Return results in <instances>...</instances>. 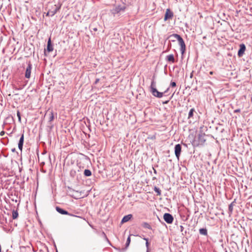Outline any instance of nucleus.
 I'll return each instance as SVG.
<instances>
[{
	"label": "nucleus",
	"instance_id": "28",
	"mask_svg": "<svg viewBox=\"0 0 252 252\" xmlns=\"http://www.w3.org/2000/svg\"><path fill=\"white\" fill-rule=\"evenodd\" d=\"M146 246L147 247V251H149V243L148 242H146Z\"/></svg>",
	"mask_w": 252,
	"mask_h": 252
},
{
	"label": "nucleus",
	"instance_id": "7",
	"mask_svg": "<svg viewBox=\"0 0 252 252\" xmlns=\"http://www.w3.org/2000/svg\"><path fill=\"white\" fill-rule=\"evenodd\" d=\"M181 146L178 144L175 145V154L176 158L179 159L181 152Z\"/></svg>",
	"mask_w": 252,
	"mask_h": 252
},
{
	"label": "nucleus",
	"instance_id": "31",
	"mask_svg": "<svg viewBox=\"0 0 252 252\" xmlns=\"http://www.w3.org/2000/svg\"><path fill=\"white\" fill-rule=\"evenodd\" d=\"M169 101V100H167V101H166L165 102H163V104H167V103H168Z\"/></svg>",
	"mask_w": 252,
	"mask_h": 252
},
{
	"label": "nucleus",
	"instance_id": "1",
	"mask_svg": "<svg viewBox=\"0 0 252 252\" xmlns=\"http://www.w3.org/2000/svg\"><path fill=\"white\" fill-rule=\"evenodd\" d=\"M168 38L170 39L171 42H174L176 40H178L179 44L180 46V51L182 54H183L186 50V44L183 38L179 35L176 33H173L170 35Z\"/></svg>",
	"mask_w": 252,
	"mask_h": 252
},
{
	"label": "nucleus",
	"instance_id": "34",
	"mask_svg": "<svg viewBox=\"0 0 252 252\" xmlns=\"http://www.w3.org/2000/svg\"><path fill=\"white\" fill-rule=\"evenodd\" d=\"M209 74H210V75H213V74H214V72H213V71H210V72H209Z\"/></svg>",
	"mask_w": 252,
	"mask_h": 252
},
{
	"label": "nucleus",
	"instance_id": "26",
	"mask_svg": "<svg viewBox=\"0 0 252 252\" xmlns=\"http://www.w3.org/2000/svg\"><path fill=\"white\" fill-rule=\"evenodd\" d=\"M17 117H18V120H19V122H21V115H20V112H19V110H18V111H17Z\"/></svg>",
	"mask_w": 252,
	"mask_h": 252
},
{
	"label": "nucleus",
	"instance_id": "27",
	"mask_svg": "<svg viewBox=\"0 0 252 252\" xmlns=\"http://www.w3.org/2000/svg\"><path fill=\"white\" fill-rule=\"evenodd\" d=\"M170 86L171 87H175L176 86V83L175 82H171Z\"/></svg>",
	"mask_w": 252,
	"mask_h": 252
},
{
	"label": "nucleus",
	"instance_id": "37",
	"mask_svg": "<svg viewBox=\"0 0 252 252\" xmlns=\"http://www.w3.org/2000/svg\"><path fill=\"white\" fill-rule=\"evenodd\" d=\"M154 172L156 173V170H154Z\"/></svg>",
	"mask_w": 252,
	"mask_h": 252
},
{
	"label": "nucleus",
	"instance_id": "6",
	"mask_svg": "<svg viewBox=\"0 0 252 252\" xmlns=\"http://www.w3.org/2000/svg\"><path fill=\"white\" fill-rule=\"evenodd\" d=\"M173 16V12L169 8H168L166 10L164 20L165 21L168 19H172Z\"/></svg>",
	"mask_w": 252,
	"mask_h": 252
},
{
	"label": "nucleus",
	"instance_id": "5",
	"mask_svg": "<svg viewBox=\"0 0 252 252\" xmlns=\"http://www.w3.org/2000/svg\"><path fill=\"white\" fill-rule=\"evenodd\" d=\"M32 68V64L29 62L28 66L26 69L25 76L26 78L29 79L31 77V70Z\"/></svg>",
	"mask_w": 252,
	"mask_h": 252
},
{
	"label": "nucleus",
	"instance_id": "16",
	"mask_svg": "<svg viewBox=\"0 0 252 252\" xmlns=\"http://www.w3.org/2000/svg\"><path fill=\"white\" fill-rule=\"evenodd\" d=\"M49 122H51L54 119V115L53 111H51L49 112Z\"/></svg>",
	"mask_w": 252,
	"mask_h": 252
},
{
	"label": "nucleus",
	"instance_id": "8",
	"mask_svg": "<svg viewBox=\"0 0 252 252\" xmlns=\"http://www.w3.org/2000/svg\"><path fill=\"white\" fill-rule=\"evenodd\" d=\"M240 49L238 52V56L239 57H242L246 50V46L244 44L242 43L240 45Z\"/></svg>",
	"mask_w": 252,
	"mask_h": 252
},
{
	"label": "nucleus",
	"instance_id": "29",
	"mask_svg": "<svg viewBox=\"0 0 252 252\" xmlns=\"http://www.w3.org/2000/svg\"><path fill=\"white\" fill-rule=\"evenodd\" d=\"M5 134V132L4 131H1L0 132V135L1 136H4V135Z\"/></svg>",
	"mask_w": 252,
	"mask_h": 252
},
{
	"label": "nucleus",
	"instance_id": "19",
	"mask_svg": "<svg viewBox=\"0 0 252 252\" xmlns=\"http://www.w3.org/2000/svg\"><path fill=\"white\" fill-rule=\"evenodd\" d=\"M154 190L157 193V195H161V191L160 189L156 186H155L154 188Z\"/></svg>",
	"mask_w": 252,
	"mask_h": 252
},
{
	"label": "nucleus",
	"instance_id": "23",
	"mask_svg": "<svg viewBox=\"0 0 252 252\" xmlns=\"http://www.w3.org/2000/svg\"><path fill=\"white\" fill-rule=\"evenodd\" d=\"M194 112H195V110L194 108H191L189 110V115H188V119H190L192 117Z\"/></svg>",
	"mask_w": 252,
	"mask_h": 252
},
{
	"label": "nucleus",
	"instance_id": "13",
	"mask_svg": "<svg viewBox=\"0 0 252 252\" xmlns=\"http://www.w3.org/2000/svg\"><path fill=\"white\" fill-rule=\"evenodd\" d=\"M132 217V215L131 214H128L126 215L123 217L122 220L121 222L125 223L128 221H129Z\"/></svg>",
	"mask_w": 252,
	"mask_h": 252
},
{
	"label": "nucleus",
	"instance_id": "3",
	"mask_svg": "<svg viewBox=\"0 0 252 252\" xmlns=\"http://www.w3.org/2000/svg\"><path fill=\"white\" fill-rule=\"evenodd\" d=\"M126 9V7L124 6H121L120 5L116 6L113 9L111 10V13L115 15L116 14L120 13L121 11H124Z\"/></svg>",
	"mask_w": 252,
	"mask_h": 252
},
{
	"label": "nucleus",
	"instance_id": "17",
	"mask_svg": "<svg viewBox=\"0 0 252 252\" xmlns=\"http://www.w3.org/2000/svg\"><path fill=\"white\" fill-rule=\"evenodd\" d=\"M234 204V201L232 202L229 205L228 211H229V214L230 215L233 212Z\"/></svg>",
	"mask_w": 252,
	"mask_h": 252
},
{
	"label": "nucleus",
	"instance_id": "18",
	"mask_svg": "<svg viewBox=\"0 0 252 252\" xmlns=\"http://www.w3.org/2000/svg\"><path fill=\"white\" fill-rule=\"evenodd\" d=\"M199 233L201 235H205V236H206L207 235V230L206 228H200L199 229Z\"/></svg>",
	"mask_w": 252,
	"mask_h": 252
},
{
	"label": "nucleus",
	"instance_id": "24",
	"mask_svg": "<svg viewBox=\"0 0 252 252\" xmlns=\"http://www.w3.org/2000/svg\"><path fill=\"white\" fill-rule=\"evenodd\" d=\"M142 226L146 228H148L149 229H152V227L151 225L147 222H144L142 224Z\"/></svg>",
	"mask_w": 252,
	"mask_h": 252
},
{
	"label": "nucleus",
	"instance_id": "14",
	"mask_svg": "<svg viewBox=\"0 0 252 252\" xmlns=\"http://www.w3.org/2000/svg\"><path fill=\"white\" fill-rule=\"evenodd\" d=\"M56 210L57 211L62 214V215H70V214L66 211L60 208L59 207H56Z\"/></svg>",
	"mask_w": 252,
	"mask_h": 252
},
{
	"label": "nucleus",
	"instance_id": "12",
	"mask_svg": "<svg viewBox=\"0 0 252 252\" xmlns=\"http://www.w3.org/2000/svg\"><path fill=\"white\" fill-rule=\"evenodd\" d=\"M165 59L167 61L172 63H175V59L173 54H170L166 56Z\"/></svg>",
	"mask_w": 252,
	"mask_h": 252
},
{
	"label": "nucleus",
	"instance_id": "11",
	"mask_svg": "<svg viewBox=\"0 0 252 252\" xmlns=\"http://www.w3.org/2000/svg\"><path fill=\"white\" fill-rule=\"evenodd\" d=\"M24 140V133L21 135L18 143V148L20 150L22 151Z\"/></svg>",
	"mask_w": 252,
	"mask_h": 252
},
{
	"label": "nucleus",
	"instance_id": "20",
	"mask_svg": "<svg viewBox=\"0 0 252 252\" xmlns=\"http://www.w3.org/2000/svg\"><path fill=\"white\" fill-rule=\"evenodd\" d=\"M77 172L76 170L71 169L70 171V175L72 178H75L76 176Z\"/></svg>",
	"mask_w": 252,
	"mask_h": 252
},
{
	"label": "nucleus",
	"instance_id": "21",
	"mask_svg": "<svg viewBox=\"0 0 252 252\" xmlns=\"http://www.w3.org/2000/svg\"><path fill=\"white\" fill-rule=\"evenodd\" d=\"M84 174L85 176L86 177H89L92 175V172L89 169H85L84 170Z\"/></svg>",
	"mask_w": 252,
	"mask_h": 252
},
{
	"label": "nucleus",
	"instance_id": "15",
	"mask_svg": "<svg viewBox=\"0 0 252 252\" xmlns=\"http://www.w3.org/2000/svg\"><path fill=\"white\" fill-rule=\"evenodd\" d=\"M53 50V47L52 45L51 44V38H50L48 39L47 46V51L49 52H50Z\"/></svg>",
	"mask_w": 252,
	"mask_h": 252
},
{
	"label": "nucleus",
	"instance_id": "9",
	"mask_svg": "<svg viewBox=\"0 0 252 252\" xmlns=\"http://www.w3.org/2000/svg\"><path fill=\"white\" fill-rule=\"evenodd\" d=\"M198 143L197 145H203L206 141L205 134L203 133L199 134L198 136Z\"/></svg>",
	"mask_w": 252,
	"mask_h": 252
},
{
	"label": "nucleus",
	"instance_id": "30",
	"mask_svg": "<svg viewBox=\"0 0 252 252\" xmlns=\"http://www.w3.org/2000/svg\"><path fill=\"white\" fill-rule=\"evenodd\" d=\"M240 112V109H236L234 110V112L235 113H238V112Z\"/></svg>",
	"mask_w": 252,
	"mask_h": 252
},
{
	"label": "nucleus",
	"instance_id": "10",
	"mask_svg": "<svg viewBox=\"0 0 252 252\" xmlns=\"http://www.w3.org/2000/svg\"><path fill=\"white\" fill-rule=\"evenodd\" d=\"M60 6H58L56 5H55L53 10H49L48 11V14H49V16H51V17L53 16L57 12V11L60 9Z\"/></svg>",
	"mask_w": 252,
	"mask_h": 252
},
{
	"label": "nucleus",
	"instance_id": "33",
	"mask_svg": "<svg viewBox=\"0 0 252 252\" xmlns=\"http://www.w3.org/2000/svg\"><path fill=\"white\" fill-rule=\"evenodd\" d=\"M144 240L145 241H146V242H148V238H144Z\"/></svg>",
	"mask_w": 252,
	"mask_h": 252
},
{
	"label": "nucleus",
	"instance_id": "2",
	"mask_svg": "<svg viewBox=\"0 0 252 252\" xmlns=\"http://www.w3.org/2000/svg\"><path fill=\"white\" fill-rule=\"evenodd\" d=\"M169 90V88H168L164 93H161L158 92L156 89V82L153 79L150 85V92L152 94L158 98H161L163 96V94L166 93Z\"/></svg>",
	"mask_w": 252,
	"mask_h": 252
},
{
	"label": "nucleus",
	"instance_id": "22",
	"mask_svg": "<svg viewBox=\"0 0 252 252\" xmlns=\"http://www.w3.org/2000/svg\"><path fill=\"white\" fill-rule=\"evenodd\" d=\"M18 217V212L17 210H13L12 211V219H16Z\"/></svg>",
	"mask_w": 252,
	"mask_h": 252
},
{
	"label": "nucleus",
	"instance_id": "35",
	"mask_svg": "<svg viewBox=\"0 0 252 252\" xmlns=\"http://www.w3.org/2000/svg\"><path fill=\"white\" fill-rule=\"evenodd\" d=\"M0 252H1V245H0Z\"/></svg>",
	"mask_w": 252,
	"mask_h": 252
},
{
	"label": "nucleus",
	"instance_id": "36",
	"mask_svg": "<svg viewBox=\"0 0 252 252\" xmlns=\"http://www.w3.org/2000/svg\"><path fill=\"white\" fill-rule=\"evenodd\" d=\"M46 15L47 16H49V14H48V12L47 13Z\"/></svg>",
	"mask_w": 252,
	"mask_h": 252
},
{
	"label": "nucleus",
	"instance_id": "25",
	"mask_svg": "<svg viewBox=\"0 0 252 252\" xmlns=\"http://www.w3.org/2000/svg\"><path fill=\"white\" fill-rule=\"evenodd\" d=\"M130 243V236H129L126 240V249L129 246Z\"/></svg>",
	"mask_w": 252,
	"mask_h": 252
},
{
	"label": "nucleus",
	"instance_id": "32",
	"mask_svg": "<svg viewBox=\"0 0 252 252\" xmlns=\"http://www.w3.org/2000/svg\"><path fill=\"white\" fill-rule=\"evenodd\" d=\"M99 79H96L95 81V83L96 84L99 81Z\"/></svg>",
	"mask_w": 252,
	"mask_h": 252
},
{
	"label": "nucleus",
	"instance_id": "38",
	"mask_svg": "<svg viewBox=\"0 0 252 252\" xmlns=\"http://www.w3.org/2000/svg\"><path fill=\"white\" fill-rule=\"evenodd\" d=\"M146 252H149V251H147Z\"/></svg>",
	"mask_w": 252,
	"mask_h": 252
},
{
	"label": "nucleus",
	"instance_id": "4",
	"mask_svg": "<svg viewBox=\"0 0 252 252\" xmlns=\"http://www.w3.org/2000/svg\"><path fill=\"white\" fill-rule=\"evenodd\" d=\"M163 219L168 224L172 223L174 220L173 216L169 213H165L163 215Z\"/></svg>",
	"mask_w": 252,
	"mask_h": 252
}]
</instances>
